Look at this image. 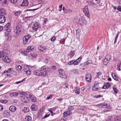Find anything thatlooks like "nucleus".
<instances>
[{"label": "nucleus", "instance_id": "obj_51", "mask_svg": "<svg viewBox=\"0 0 121 121\" xmlns=\"http://www.w3.org/2000/svg\"><path fill=\"white\" fill-rule=\"evenodd\" d=\"M78 61H77L76 60H74L73 61V64L74 65H77L78 64Z\"/></svg>", "mask_w": 121, "mask_h": 121}, {"label": "nucleus", "instance_id": "obj_34", "mask_svg": "<svg viewBox=\"0 0 121 121\" xmlns=\"http://www.w3.org/2000/svg\"><path fill=\"white\" fill-rule=\"evenodd\" d=\"M98 86L97 87H96V86H94L92 88V90L94 91H97V90L98 89Z\"/></svg>", "mask_w": 121, "mask_h": 121}, {"label": "nucleus", "instance_id": "obj_5", "mask_svg": "<svg viewBox=\"0 0 121 121\" xmlns=\"http://www.w3.org/2000/svg\"><path fill=\"white\" fill-rule=\"evenodd\" d=\"M88 8L87 6H86L84 8H83V10L85 15L88 17L89 18L90 15Z\"/></svg>", "mask_w": 121, "mask_h": 121}, {"label": "nucleus", "instance_id": "obj_59", "mask_svg": "<svg viewBox=\"0 0 121 121\" xmlns=\"http://www.w3.org/2000/svg\"><path fill=\"white\" fill-rule=\"evenodd\" d=\"M56 37L54 36H53L51 39V41H54L55 39H56Z\"/></svg>", "mask_w": 121, "mask_h": 121}, {"label": "nucleus", "instance_id": "obj_16", "mask_svg": "<svg viewBox=\"0 0 121 121\" xmlns=\"http://www.w3.org/2000/svg\"><path fill=\"white\" fill-rule=\"evenodd\" d=\"M37 106L34 104H32L30 107L31 109L33 111H35L37 110Z\"/></svg>", "mask_w": 121, "mask_h": 121}, {"label": "nucleus", "instance_id": "obj_26", "mask_svg": "<svg viewBox=\"0 0 121 121\" xmlns=\"http://www.w3.org/2000/svg\"><path fill=\"white\" fill-rule=\"evenodd\" d=\"M32 47L29 46L26 49V52H30V51L32 50L33 49H34V48H32Z\"/></svg>", "mask_w": 121, "mask_h": 121}, {"label": "nucleus", "instance_id": "obj_54", "mask_svg": "<svg viewBox=\"0 0 121 121\" xmlns=\"http://www.w3.org/2000/svg\"><path fill=\"white\" fill-rule=\"evenodd\" d=\"M99 82L97 81H95V83L94 84V86H96V87H97L98 86V85H97V84H98Z\"/></svg>", "mask_w": 121, "mask_h": 121}, {"label": "nucleus", "instance_id": "obj_24", "mask_svg": "<svg viewBox=\"0 0 121 121\" xmlns=\"http://www.w3.org/2000/svg\"><path fill=\"white\" fill-rule=\"evenodd\" d=\"M25 120L26 121H31V117L30 116H26L25 118Z\"/></svg>", "mask_w": 121, "mask_h": 121}, {"label": "nucleus", "instance_id": "obj_53", "mask_svg": "<svg viewBox=\"0 0 121 121\" xmlns=\"http://www.w3.org/2000/svg\"><path fill=\"white\" fill-rule=\"evenodd\" d=\"M111 118L109 116L106 119L107 121H111Z\"/></svg>", "mask_w": 121, "mask_h": 121}, {"label": "nucleus", "instance_id": "obj_55", "mask_svg": "<svg viewBox=\"0 0 121 121\" xmlns=\"http://www.w3.org/2000/svg\"><path fill=\"white\" fill-rule=\"evenodd\" d=\"M6 60L5 62L7 63H9L11 61L8 58V59H6V60Z\"/></svg>", "mask_w": 121, "mask_h": 121}, {"label": "nucleus", "instance_id": "obj_3", "mask_svg": "<svg viewBox=\"0 0 121 121\" xmlns=\"http://www.w3.org/2000/svg\"><path fill=\"white\" fill-rule=\"evenodd\" d=\"M21 99L22 102L25 103H28L30 101L29 98L24 95L21 96Z\"/></svg>", "mask_w": 121, "mask_h": 121}, {"label": "nucleus", "instance_id": "obj_38", "mask_svg": "<svg viewBox=\"0 0 121 121\" xmlns=\"http://www.w3.org/2000/svg\"><path fill=\"white\" fill-rule=\"evenodd\" d=\"M121 63V62H120L119 63H118L117 65V70L119 71H120L121 70L120 68V65Z\"/></svg>", "mask_w": 121, "mask_h": 121}, {"label": "nucleus", "instance_id": "obj_20", "mask_svg": "<svg viewBox=\"0 0 121 121\" xmlns=\"http://www.w3.org/2000/svg\"><path fill=\"white\" fill-rule=\"evenodd\" d=\"M110 84L108 82L105 84L103 87V88L106 89L108 88L110 86Z\"/></svg>", "mask_w": 121, "mask_h": 121}, {"label": "nucleus", "instance_id": "obj_17", "mask_svg": "<svg viewBox=\"0 0 121 121\" xmlns=\"http://www.w3.org/2000/svg\"><path fill=\"white\" fill-rule=\"evenodd\" d=\"M38 49L39 51L43 52L47 50V49L45 47H43L41 46L38 47Z\"/></svg>", "mask_w": 121, "mask_h": 121}, {"label": "nucleus", "instance_id": "obj_25", "mask_svg": "<svg viewBox=\"0 0 121 121\" xmlns=\"http://www.w3.org/2000/svg\"><path fill=\"white\" fill-rule=\"evenodd\" d=\"M40 71L38 70L35 71L34 72V73L35 75L37 76H40Z\"/></svg>", "mask_w": 121, "mask_h": 121}, {"label": "nucleus", "instance_id": "obj_52", "mask_svg": "<svg viewBox=\"0 0 121 121\" xmlns=\"http://www.w3.org/2000/svg\"><path fill=\"white\" fill-rule=\"evenodd\" d=\"M48 110L51 113V115L52 116H53L55 114V113H53L52 111L51 110Z\"/></svg>", "mask_w": 121, "mask_h": 121}, {"label": "nucleus", "instance_id": "obj_45", "mask_svg": "<svg viewBox=\"0 0 121 121\" xmlns=\"http://www.w3.org/2000/svg\"><path fill=\"white\" fill-rule=\"evenodd\" d=\"M82 59V57L81 56H80L76 60L78 61V63H79L80 62Z\"/></svg>", "mask_w": 121, "mask_h": 121}, {"label": "nucleus", "instance_id": "obj_35", "mask_svg": "<svg viewBox=\"0 0 121 121\" xmlns=\"http://www.w3.org/2000/svg\"><path fill=\"white\" fill-rule=\"evenodd\" d=\"M31 72V71L30 70V69H28L27 71L26 72V73L27 75H30Z\"/></svg>", "mask_w": 121, "mask_h": 121}, {"label": "nucleus", "instance_id": "obj_1", "mask_svg": "<svg viewBox=\"0 0 121 121\" xmlns=\"http://www.w3.org/2000/svg\"><path fill=\"white\" fill-rule=\"evenodd\" d=\"M31 37V36L30 35H28L24 36L23 38V43L24 45L27 44Z\"/></svg>", "mask_w": 121, "mask_h": 121}, {"label": "nucleus", "instance_id": "obj_2", "mask_svg": "<svg viewBox=\"0 0 121 121\" xmlns=\"http://www.w3.org/2000/svg\"><path fill=\"white\" fill-rule=\"evenodd\" d=\"M76 21L77 23L81 25H86V20L83 18H81L77 19Z\"/></svg>", "mask_w": 121, "mask_h": 121}, {"label": "nucleus", "instance_id": "obj_37", "mask_svg": "<svg viewBox=\"0 0 121 121\" xmlns=\"http://www.w3.org/2000/svg\"><path fill=\"white\" fill-rule=\"evenodd\" d=\"M31 56L33 57H36L37 56V54L35 53H30Z\"/></svg>", "mask_w": 121, "mask_h": 121}, {"label": "nucleus", "instance_id": "obj_47", "mask_svg": "<svg viewBox=\"0 0 121 121\" xmlns=\"http://www.w3.org/2000/svg\"><path fill=\"white\" fill-rule=\"evenodd\" d=\"M10 2L13 4H15L16 3L17 0H10Z\"/></svg>", "mask_w": 121, "mask_h": 121}, {"label": "nucleus", "instance_id": "obj_7", "mask_svg": "<svg viewBox=\"0 0 121 121\" xmlns=\"http://www.w3.org/2000/svg\"><path fill=\"white\" fill-rule=\"evenodd\" d=\"M58 71L59 73V75L60 77L61 78H64L63 76H65L64 70L62 69H59Z\"/></svg>", "mask_w": 121, "mask_h": 121}, {"label": "nucleus", "instance_id": "obj_33", "mask_svg": "<svg viewBox=\"0 0 121 121\" xmlns=\"http://www.w3.org/2000/svg\"><path fill=\"white\" fill-rule=\"evenodd\" d=\"M22 69V67L20 65H18L16 67V69L18 71H20Z\"/></svg>", "mask_w": 121, "mask_h": 121}, {"label": "nucleus", "instance_id": "obj_62", "mask_svg": "<svg viewBox=\"0 0 121 121\" xmlns=\"http://www.w3.org/2000/svg\"><path fill=\"white\" fill-rule=\"evenodd\" d=\"M101 75V72H99L97 73V77H98L99 76Z\"/></svg>", "mask_w": 121, "mask_h": 121}, {"label": "nucleus", "instance_id": "obj_58", "mask_svg": "<svg viewBox=\"0 0 121 121\" xmlns=\"http://www.w3.org/2000/svg\"><path fill=\"white\" fill-rule=\"evenodd\" d=\"M118 118L119 117H118L117 116L115 118V120H117V121H121V120H120V118H119V119Z\"/></svg>", "mask_w": 121, "mask_h": 121}, {"label": "nucleus", "instance_id": "obj_27", "mask_svg": "<svg viewBox=\"0 0 121 121\" xmlns=\"http://www.w3.org/2000/svg\"><path fill=\"white\" fill-rule=\"evenodd\" d=\"M21 13V11H16L14 12V14L15 16H18L20 15Z\"/></svg>", "mask_w": 121, "mask_h": 121}, {"label": "nucleus", "instance_id": "obj_57", "mask_svg": "<svg viewBox=\"0 0 121 121\" xmlns=\"http://www.w3.org/2000/svg\"><path fill=\"white\" fill-rule=\"evenodd\" d=\"M117 9L119 11H121V6H119L117 8Z\"/></svg>", "mask_w": 121, "mask_h": 121}, {"label": "nucleus", "instance_id": "obj_18", "mask_svg": "<svg viewBox=\"0 0 121 121\" xmlns=\"http://www.w3.org/2000/svg\"><path fill=\"white\" fill-rule=\"evenodd\" d=\"M9 112H8L7 110H5L3 113V115L5 117H7L10 115Z\"/></svg>", "mask_w": 121, "mask_h": 121}, {"label": "nucleus", "instance_id": "obj_23", "mask_svg": "<svg viewBox=\"0 0 121 121\" xmlns=\"http://www.w3.org/2000/svg\"><path fill=\"white\" fill-rule=\"evenodd\" d=\"M6 12L5 10L3 9H0V15H4L6 14Z\"/></svg>", "mask_w": 121, "mask_h": 121}, {"label": "nucleus", "instance_id": "obj_43", "mask_svg": "<svg viewBox=\"0 0 121 121\" xmlns=\"http://www.w3.org/2000/svg\"><path fill=\"white\" fill-rule=\"evenodd\" d=\"M92 63V61L91 60H88V61L86 63V65H87L89 64H91Z\"/></svg>", "mask_w": 121, "mask_h": 121}, {"label": "nucleus", "instance_id": "obj_36", "mask_svg": "<svg viewBox=\"0 0 121 121\" xmlns=\"http://www.w3.org/2000/svg\"><path fill=\"white\" fill-rule=\"evenodd\" d=\"M39 8V7H38L37 8H36L35 9H26L25 10V11H32L38 9Z\"/></svg>", "mask_w": 121, "mask_h": 121}, {"label": "nucleus", "instance_id": "obj_42", "mask_svg": "<svg viewBox=\"0 0 121 121\" xmlns=\"http://www.w3.org/2000/svg\"><path fill=\"white\" fill-rule=\"evenodd\" d=\"M50 115V114H48V113L46 114L43 117L42 119H44L48 117Z\"/></svg>", "mask_w": 121, "mask_h": 121}, {"label": "nucleus", "instance_id": "obj_8", "mask_svg": "<svg viewBox=\"0 0 121 121\" xmlns=\"http://www.w3.org/2000/svg\"><path fill=\"white\" fill-rule=\"evenodd\" d=\"M6 21V17L4 15H0V23H3L4 22Z\"/></svg>", "mask_w": 121, "mask_h": 121}, {"label": "nucleus", "instance_id": "obj_11", "mask_svg": "<svg viewBox=\"0 0 121 121\" xmlns=\"http://www.w3.org/2000/svg\"><path fill=\"white\" fill-rule=\"evenodd\" d=\"M86 78L87 81L88 82L91 81V75L88 73L86 76Z\"/></svg>", "mask_w": 121, "mask_h": 121}, {"label": "nucleus", "instance_id": "obj_64", "mask_svg": "<svg viewBox=\"0 0 121 121\" xmlns=\"http://www.w3.org/2000/svg\"><path fill=\"white\" fill-rule=\"evenodd\" d=\"M12 68H10L9 69L7 70L8 72V73H9L10 72H11V70H12Z\"/></svg>", "mask_w": 121, "mask_h": 121}, {"label": "nucleus", "instance_id": "obj_41", "mask_svg": "<svg viewBox=\"0 0 121 121\" xmlns=\"http://www.w3.org/2000/svg\"><path fill=\"white\" fill-rule=\"evenodd\" d=\"M13 96H17L18 95V93L17 92H13L12 94H11Z\"/></svg>", "mask_w": 121, "mask_h": 121}, {"label": "nucleus", "instance_id": "obj_9", "mask_svg": "<svg viewBox=\"0 0 121 121\" xmlns=\"http://www.w3.org/2000/svg\"><path fill=\"white\" fill-rule=\"evenodd\" d=\"M21 26L20 25H18L17 26L15 32L17 35H18L21 32Z\"/></svg>", "mask_w": 121, "mask_h": 121}, {"label": "nucleus", "instance_id": "obj_32", "mask_svg": "<svg viewBox=\"0 0 121 121\" xmlns=\"http://www.w3.org/2000/svg\"><path fill=\"white\" fill-rule=\"evenodd\" d=\"M113 91L114 92V93L115 94H117L118 92V91L117 88L115 87H113Z\"/></svg>", "mask_w": 121, "mask_h": 121}, {"label": "nucleus", "instance_id": "obj_21", "mask_svg": "<svg viewBox=\"0 0 121 121\" xmlns=\"http://www.w3.org/2000/svg\"><path fill=\"white\" fill-rule=\"evenodd\" d=\"M28 3L27 0H23V2L21 5L22 6H27L28 5Z\"/></svg>", "mask_w": 121, "mask_h": 121}, {"label": "nucleus", "instance_id": "obj_63", "mask_svg": "<svg viewBox=\"0 0 121 121\" xmlns=\"http://www.w3.org/2000/svg\"><path fill=\"white\" fill-rule=\"evenodd\" d=\"M11 72L14 75H16L17 74V73L16 72L13 70Z\"/></svg>", "mask_w": 121, "mask_h": 121}, {"label": "nucleus", "instance_id": "obj_6", "mask_svg": "<svg viewBox=\"0 0 121 121\" xmlns=\"http://www.w3.org/2000/svg\"><path fill=\"white\" fill-rule=\"evenodd\" d=\"M110 56L109 55H107L103 61V64L104 65H106L108 63L109 61L111 59Z\"/></svg>", "mask_w": 121, "mask_h": 121}, {"label": "nucleus", "instance_id": "obj_22", "mask_svg": "<svg viewBox=\"0 0 121 121\" xmlns=\"http://www.w3.org/2000/svg\"><path fill=\"white\" fill-rule=\"evenodd\" d=\"M40 76L43 75V76H46L47 75V72L45 71L40 70Z\"/></svg>", "mask_w": 121, "mask_h": 121}, {"label": "nucleus", "instance_id": "obj_31", "mask_svg": "<svg viewBox=\"0 0 121 121\" xmlns=\"http://www.w3.org/2000/svg\"><path fill=\"white\" fill-rule=\"evenodd\" d=\"M23 111L24 112H27L29 111L30 109L28 108L25 107L24 108Z\"/></svg>", "mask_w": 121, "mask_h": 121}, {"label": "nucleus", "instance_id": "obj_50", "mask_svg": "<svg viewBox=\"0 0 121 121\" xmlns=\"http://www.w3.org/2000/svg\"><path fill=\"white\" fill-rule=\"evenodd\" d=\"M1 102L2 103L5 104L7 102V101L6 100H2L1 101Z\"/></svg>", "mask_w": 121, "mask_h": 121}, {"label": "nucleus", "instance_id": "obj_61", "mask_svg": "<svg viewBox=\"0 0 121 121\" xmlns=\"http://www.w3.org/2000/svg\"><path fill=\"white\" fill-rule=\"evenodd\" d=\"M52 96L51 95H50L49 96L47 97L46 98L47 99H51L52 98Z\"/></svg>", "mask_w": 121, "mask_h": 121}, {"label": "nucleus", "instance_id": "obj_46", "mask_svg": "<svg viewBox=\"0 0 121 121\" xmlns=\"http://www.w3.org/2000/svg\"><path fill=\"white\" fill-rule=\"evenodd\" d=\"M69 55H72V56H73L74 55V52L72 51H70L69 53Z\"/></svg>", "mask_w": 121, "mask_h": 121}, {"label": "nucleus", "instance_id": "obj_48", "mask_svg": "<svg viewBox=\"0 0 121 121\" xmlns=\"http://www.w3.org/2000/svg\"><path fill=\"white\" fill-rule=\"evenodd\" d=\"M88 4L89 5H93L95 4L93 3L91 1H90V2H88Z\"/></svg>", "mask_w": 121, "mask_h": 121}, {"label": "nucleus", "instance_id": "obj_60", "mask_svg": "<svg viewBox=\"0 0 121 121\" xmlns=\"http://www.w3.org/2000/svg\"><path fill=\"white\" fill-rule=\"evenodd\" d=\"M103 97V96L102 95H96L95 96V97L96 98H99L100 97Z\"/></svg>", "mask_w": 121, "mask_h": 121}, {"label": "nucleus", "instance_id": "obj_12", "mask_svg": "<svg viewBox=\"0 0 121 121\" xmlns=\"http://www.w3.org/2000/svg\"><path fill=\"white\" fill-rule=\"evenodd\" d=\"M29 98L33 102H35L36 101V99L35 97L33 95H30Z\"/></svg>", "mask_w": 121, "mask_h": 121}, {"label": "nucleus", "instance_id": "obj_28", "mask_svg": "<svg viewBox=\"0 0 121 121\" xmlns=\"http://www.w3.org/2000/svg\"><path fill=\"white\" fill-rule=\"evenodd\" d=\"M72 12V11L71 10L66 9L65 10L64 13H71Z\"/></svg>", "mask_w": 121, "mask_h": 121}, {"label": "nucleus", "instance_id": "obj_19", "mask_svg": "<svg viewBox=\"0 0 121 121\" xmlns=\"http://www.w3.org/2000/svg\"><path fill=\"white\" fill-rule=\"evenodd\" d=\"M72 113V112L70 110H68L64 112L63 113V116L64 117H65Z\"/></svg>", "mask_w": 121, "mask_h": 121}, {"label": "nucleus", "instance_id": "obj_14", "mask_svg": "<svg viewBox=\"0 0 121 121\" xmlns=\"http://www.w3.org/2000/svg\"><path fill=\"white\" fill-rule=\"evenodd\" d=\"M107 104H105L104 103H101L97 105V106H99L100 108H106L107 107Z\"/></svg>", "mask_w": 121, "mask_h": 121}, {"label": "nucleus", "instance_id": "obj_4", "mask_svg": "<svg viewBox=\"0 0 121 121\" xmlns=\"http://www.w3.org/2000/svg\"><path fill=\"white\" fill-rule=\"evenodd\" d=\"M4 30L7 31V32H10L11 30V25L10 23L9 22L7 23L4 26Z\"/></svg>", "mask_w": 121, "mask_h": 121}, {"label": "nucleus", "instance_id": "obj_40", "mask_svg": "<svg viewBox=\"0 0 121 121\" xmlns=\"http://www.w3.org/2000/svg\"><path fill=\"white\" fill-rule=\"evenodd\" d=\"M74 60H73L68 62V64L70 65H71L72 64H73Z\"/></svg>", "mask_w": 121, "mask_h": 121}, {"label": "nucleus", "instance_id": "obj_39", "mask_svg": "<svg viewBox=\"0 0 121 121\" xmlns=\"http://www.w3.org/2000/svg\"><path fill=\"white\" fill-rule=\"evenodd\" d=\"M47 67L46 66H43L41 68L40 70H43L46 71Z\"/></svg>", "mask_w": 121, "mask_h": 121}, {"label": "nucleus", "instance_id": "obj_44", "mask_svg": "<svg viewBox=\"0 0 121 121\" xmlns=\"http://www.w3.org/2000/svg\"><path fill=\"white\" fill-rule=\"evenodd\" d=\"M74 109L73 106H70L68 108V109L69 110H72Z\"/></svg>", "mask_w": 121, "mask_h": 121}, {"label": "nucleus", "instance_id": "obj_10", "mask_svg": "<svg viewBox=\"0 0 121 121\" xmlns=\"http://www.w3.org/2000/svg\"><path fill=\"white\" fill-rule=\"evenodd\" d=\"M5 51H2V52H3V53H2L3 55H2V60H3V61L4 62H5L6 59H8V57L7 56H5Z\"/></svg>", "mask_w": 121, "mask_h": 121}, {"label": "nucleus", "instance_id": "obj_30", "mask_svg": "<svg viewBox=\"0 0 121 121\" xmlns=\"http://www.w3.org/2000/svg\"><path fill=\"white\" fill-rule=\"evenodd\" d=\"M112 76L113 78L116 81L118 80V79L117 78L114 73H113L112 74Z\"/></svg>", "mask_w": 121, "mask_h": 121}, {"label": "nucleus", "instance_id": "obj_49", "mask_svg": "<svg viewBox=\"0 0 121 121\" xmlns=\"http://www.w3.org/2000/svg\"><path fill=\"white\" fill-rule=\"evenodd\" d=\"M73 72L75 74H77L78 73V71L75 69L73 70Z\"/></svg>", "mask_w": 121, "mask_h": 121}, {"label": "nucleus", "instance_id": "obj_13", "mask_svg": "<svg viewBox=\"0 0 121 121\" xmlns=\"http://www.w3.org/2000/svg\"><path fill=\"white\" fill-rule=\"evenodd\" d=\"M38 25L37 22L34 23L32 27L33 30L36 31V30L38 28Z\"/></svg>", "mask_w": 121, "mask_h": 121}, {"label": "nucleus", "instance_id": "obj_56", "mask_svg": "<svg viewBox=\"0 0 121 121\" xmlns=\"http://www.w3.org/2000/svg\"><path fill=\"white\" fill-rule=\"evenodd\" d=\"M3 108V106L2 105L0 104V111H2Z\"/></svg>", "mask_w": 121, "mask_h": 121}, {"label": "nucleus", "instance_id": "obj_29", "mask_svg": "<svg viewBox=\"0 0 121 121\" xmlns=\"http://www.w3.org/2000/svg\"><path fill=\"white\" fill-rule=\"evenodd\" d=\"M75 92L76 94H79L80 93V89L78 87L75 88Z\"/></svg>", "mask_w": 121, "mask_h": 121}, {"label": "nucleus", "instance_id": "obj_15", "mask_svg": "<svg viewBox=\"0 0 121 121\" xmlns=\"http://www.w3.org/2000/svg\"><path fill=\"white\" fill-rule=\"evenodd\" d=\"M9 109L10 111L13 112L16 111V108L15 106L12 105L9 108Z\"/></svg>", "mask_w": 121, "mask_h": 121}]
</instances>
